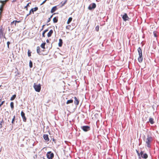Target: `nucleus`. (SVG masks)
<instances>
[{"instance_id":"1","label":"nucleus","mask_w":159,"mask_h":159,"mask_svg":"<svg viewBox=\"0 0 159 159\" xmlns=\"http://www.w3.org/2000/svg\"><path fill=\"white\" fill-rule=\"evenodd\" d=\"M152 140V138L150 135H148L147 136V139L146 141L147 146L148 147L150 148L151 147L150 143Z\"/></svg>"},{"instance_id":"2","label":"nucleus","mask_w":159,"mask_h":159,"mask_svg":"<svg viewBox=\"0 0 159 159\" xmlns=\"http://www.w3.org/2000/svg\"><path fill=\"white\" fill-rule=\"evenodd\" d=\"M33 87L36 91L38 92H40L41 89V86L40 84H39L37 85L35 83H34Z\"/></svg>"},{"instance_id":"3","label":"nucleus","mask_w":159,"mask_h":159,"mask_svg":"<svg viewBox=\"0 0 159 159\" xmlns=\"http://www.w3.org/2000/svg\"><path fill=\"white\" fill-rule=\"evenodd\" d=\"M140 155H141V157L144 158V159H146L148 157L147 154L144 151H141L140 153Z\"/></svg>"},{"instance_id":"4","label":"nucleus","mask_w":159,"mask_h":159,"mask_svg":"<svg viewBox=\"0 0 159 159\" xmlns=\"http://www.w3.org/2000/svg\"><path fill=\"white\" fill-rule=\"evenodd\" d=\"M46 156L48 159H52L54 157V155L51 151H49L47 153Z\"/></svg>"},{"instance_id":"5","label":"nucleus","mask_w":159,"mask_h":159,"mask_svg":"<svg viewBox=\"0 0 159 159\" xmlns=\"http://www.w3.org/2000/svg\"><path fill=\"white\" fill-rule=\"evenodd\" d=\"M82 130L85 131L87 132L90 130V127L89 126H83L81 127Z\"/></svg>"},{"instance_id":"6","label":"nucleus","mask_w":159,"mask_h":159,"mask_svg":"<svg viewBox=\"0 0 159 159\" xmlns=\"http://www.w3.org/2000/svg\"><path fill=\"white\" fill-rule=\"evenodd\" d=\"M96 4L95 3H92L88 7V8L90 10H91L92 9H93L95 8L96 7Z\"/></svg>"},{"instance_id":"7","label":"nucleus","mask_w":159,"mask_h":159,"mask_svg":"<svg viewBox=\"0 0 159 159\" xmlns=\"http://www.w3.org/2000/svg\"><path fill=\"white\" fill-rule=\"evenodd\" d=\"M4 29L3 28L0 29V36L1 37H3L6 39L5 33H4Z\"/></svg>"},{"instance_id":"8","label":"nucleus","mask_w":159,"mask_h":159,"mask_svg":"<svg viewBox=\"0 0 159 159\" xmlns=\"http://www.w3.org/2000/svg\"><path fill=\"white\" fill-rule=\"evenodd\" d=\"M38 7H35L34 8H32L30 11L29 13L27 15V16H28L29 15H30L31 13H33L34 14V12L37 11L38 10Z\"/></svg>"},{"instance_id":"9","label":"nucleus","mask_w":159,"mask_h":159,"mask_svg":"<svg viewBox=\"0 0 159 159\" xmlns=\"http://www.w3.org/2000/svg\"><path fill=\"white\" fill-rule=\"evenodd\" d=\"M21 116H22L23 120V121L25 122L26 121V118L25 116V113H24V112L22 111H21Z\"/></svg>"},{"instance_id":"10","label":"nucleus","mask_w":159,"mask_h":159,"mask_svg":"<svg viewBox=\"0 0 159 159\" xmlns=\"http://www.w3.org/2000/svg\"><path fill=\"white\" fill-rule=\"evenodd\" d=\"M43 138L46 142H48L49 141L48 135V134H44L43 135Z\"/></svg>"},{"instance_id":"11","label":"nucleus","mask_w":159,"mask_h":159,"mask_svg":"<svg viewBox=\"0 0 159 159\" xmlns=\"http://www.w3.org/2000/svg\"><path fill=\"white\" fill-rule=\"evenodd\" d=\"M122 18L124 21H126L128 20L129 18L127 14L125 13L124 15H123Z\"/></svg>"},{"instance_id":"12","label":"nucleus","mask_w":159,"mask_h":159,"mask_svg":"<svg viewBox=\"0 0 159 159\" xmlns=\"http://www.w3.org/2000/svg\"><path fill=\"white\" fill-rule=\"evenodd\" d=\"M20 22V21H17L16 20H15L11 22V25H12L14 23V27H15L16 26V23H19Z\"/></svg>"},{"instance_id":"13","label":"nucleus","mask_w":159,"mask_h":159,"mask_svg":"<svg viewBox=\"0 0 159 159\" xmlns=\"http://www.w3.org/2000/svg\"><path fill=\"white\" fill-rule=\"evenodd\" d=\"M74 99L75 100L74 101L75 104L76 105H78L79 104V101L78 99L76 97H75Z\"/></svg>"},{"instance_id":"14","label":"nucleus","mask_w":159,"mask_h":159,"mask_svg":"<svg viewBox=\"0 0 159 159\" xmlns=\"http://www.w3.org/2000/svg\"><path fill=\"white\" fill-rule=\"evenodd\" d=\"M53 33V31L52 30H50V31L48 33L47 36L48 37H50L52 33Z\"/></svg>"},{"instance_id":"15","label":"nucleus","mask_w":159,"mask_h":159,"mask_svg":"<svg viewBox=\"0 0 159 159\" xmlns=\"http://www.w3.org/2000/svg\"><path fill=\"white\" fill-rule=\"evenodd\" d=\"M57 7L56 6H54L53 7L51 11V13H53L54 12H55L57 10Z\"/></svg>"},{"instance_id":"16","label":"nucleus","mask_w":159,"mask_h":159,"mask_svg":"<svg viewBox=\"0 0 159 159\" xmlns=\"http://www.w3.org/2000/svg\"><path fill=\"white\" fill-rule=\"evenodd\" d=\"M143 60L142 55V51L140 48V62L142 61Z\"/></svg>"},{"instance_id":"17","label":"nucleus","mask_w":159,"mask_h":159,"mask_svg":"<svg viewBox=\"0 0 159 159\" xmlns=\"http://www.w3.org/2000/svg\"><path fill=\"white\" fill-rule=\"evenodd\" d=\"M37 53L39 55H41V51L40 50V47L38 46L37 47Z\"/></svg>"},{"instance_id":"18","label":"nucleus","mask_w":159,"mask_h":159,"mask_svg":"<svg viewBox=\"0 0 159 159\" xmlns=\"http://www.w3.org/2000/svg\"><path fill=\"white\" fill-rule=\"evenodd\" d=\"M63 43L62 40L61 39H59V42L58 43V46L59 47H61L62 45V44Z\"/></svg>"},{"instance_id":"19","label":"nucleus","mask_w":159,"mask_h":159,"mask_svg":"<svg viewBox=\"0 0 159 159\" xmlns=\"http://www.w3.org/2000/svg\"><path fill=\"white\" fill-rule=\"evenodd\" d=\"M58 17H54L53 19V22L54 23H56L58 21Z\"/></svg>"},{"instance_id":"20","label":"nucleus","mask_w":159,"mask_h":159,"mask_svg":"<svg viewBox=\"0 0 159 159\" xmlns=\"http://www.w3.org/2000/svg\"><path fill=\"white\" fill-rule=\"evenodd\" d=\"M4 121L2 119V120L1 121L0 123V129L2 128L3 127V125L4 124Z\"/></svg>"},{"instance_id":"21","label":"nucleus","mask_w":159,"mask_h":159,"mask_svg":"<svg viewBox=\"0 0 159 159\" xmlns=\"http://www.w3.org/2000/svg\"><path fill=\"white\" fill-rule=\"evenodd\" d=\"M5 2H4H4L3 3H2V5H1V6H0V11H1L0 14H1V13L2 11L3 10V5H4V4H5Z\"/></svg>"},{"instance_id":"22","label":"nucleus","mask_w":159,"mask_h":159,"mask_svg":"<svg viewBox=\"0 0 159 159\" xmlns=\"http://www.w3.org/2000/svg\"><path fill=\"white\" fill-rule=\"evenodd\" d=\"M72 17L69 18L67 22V24H69L72 21Z\"/></svg>"},{"instance_id":"23","label":"nucleus","mask_w":159,"mask_h":159,"mask_svg":"<svg viewBox=\"0 0 159 159\" xmlns=\"http://www.w3.org/2000/svg\"><path fill=\"white\" fill-rule=\"evenodd\" d=\"M46 44V43L45 42L41 44L40 45L41 47L43 49H45V45Z\"/></svg>"},{"instance_id":"24","label":"nucleus","mask_w":159,"mask_h":159,"mask_svg":"<svg viewBox=\"0 0 159 159\" xmlns=\"http://www.w3.org/2000/svg\"><path fill=\"white\" fill-rule=\"evenodd\" d=\"M2 99H0V107H1L2 106L4 103L5 101L3 100L2 101Z\"/></svg>"},{"instance_id":"25","label":"nucleus","mask_w":159,"mask_h":159,"mask_svg":"<svg viewBox=\"0 0 159 159\" xmlns=\"http://www.w3.org/2000/svg\"><path fill=\"white\" fill-rule=\"evenodd\" d=\"M149 121L150 122V123L152 124L154 123V122L153 121V119L152 118H149Z\"/></svg>"},{"instance_id":"26","label":"nucleus","mask_w":159,"mask_h":159,"mask_svg":"<svg viewBox=\"0 0 159 159\" xmlns=\"http://www.w3.org/2000/svg\"><path fill=\"white\" fill-rule=\"evenodd\" d=\"M16 97V94H14L13 95L12 97L11 98L10 100L11 101H13L14 100L15 98Z\"/></svg>"},{"instance_id":"27","label":"nucleus","mask_w":159,"mask_h":159,"mask_svg":"<svg viewBox=\"0 0 159 159\" xmlns=\"http://www.w3.org/2000/svg\"><path fill=\"white\" fill-rule=\"evenodd\" d=\"M10 106L11 109L12 110L14 109V103L13 102H11L10 103Z\"/></svg>"},{"instance_id":"28","label":"nucleus","mask_w":159,"mask_h":159,"mask_svg":"<svg viewBox=\"0 0 159 159\" xmlns=\"http://www.w3.org/2000/svg\"><path fill=\"white\" fill-rule=\"evenodd\" d=\"M73 102V100L72 99H70V100H68L66 102V104H68L70 103H72Z\"/></svg>"},{"instance_id":"29","label":"nucleus","mask_w":159,"mask_h":159,"mask_svg":"<svg viewBox=\"0 0 159 159\" xmlns=\"http://www.w3.org/2000/svg\"><path fill=\"white\" fill-rule=\"evenodd\" d=\"M29 66H30V68L32 67V66H33V63H32V61H30Z\"/></svg>"},{"instance_id":"30","label":"nucleus","mask_w":159,"mask_h":159,"mask_svg":"<svg viewBox=\"0 0 159 159\" xmlns=\"http://www.w3.org/2000/svg\"><path fill=\"white\" fill-rule=\"evenodd\" d=\"M31 52L30 51V50H28V55L29 57H30L31 56Z\"/></svg>"},{"instance_id":"31","label":"nucleus","mask_w":159,"mask_h":159,"mask_svg":"<svg viewBox=\"0 0 159 159\" xmlns=\"http://www.w3.org/2000/svg\"><path fill=\"white\" fill-rule=\"evenodd\" d=\"M30 4L31 3L30 2H29V3H28L27 4L26 6H25V8L27 10H28V8H27V7H28L29 6V4Z\"/></svg>"},{"instance_id":"32","label":"nucleus","mask_w":159,"mask_h":159,"mask_svg":"<svg viewBox=\"0 0 159 159\" xmlns=\"http://www.w3.org/2000/svg\"><path fill=\"white\" fill-rule=\"evenodd\" d=\"M95 30L97 31H98L99 30V26L98 25L96 26L95 28Z\"/></svg>"},{"instance_id":"33","label":"nucleus","mask_w":159,"mask_h":159,"mask_svg":"<svg viewBox=\"0 0 159 159\" xmlns=\"http://www.w3.org/2000/svg\"><path fill=\"white\" fill-rule=\"evenodd\" d=\"M15 116H13V118L12 119V121H11L12 123L13 124L14 123V122L15 120Z\"/></svg>"},{"instance_id":"34","label":"nucleus","mask_w":159,"mask_h":159,"mask_svg":"<svg viewBox=\"0 0 159 159\" xmlns=\"http://www.w3.org/2000/svg\"><path fill=\"white\" fill-rule=\"evenodd\" d=\"M10 44V43L9 41H8L7 42V48H9V44Z\"/></svg>"},{"instance_id":"35","label":"nucleus","mask_w":159,"mask_h":159,"mask_svg":"<svg viewBox=\"0 0 159 159\" xmlns=\"http://www.w3.org/2000/svg\"><path fill=\"white\" fill-rule=\"evenodd\" d=\"M8 0H5L4 1H2L1 0H0V2L2 3H3V2L6 3Z\"/></svg>"},{"instance_id":"36","label":"nucleus","mask_w":159,"mask_h":159,"mask_svg":"<svg viewBox=\"0 0 159 159\" xmlns=\"http://www.w3.org/2000/svg\"><path fill=\"white\" fill-rule=\"evenodd\" d=\"M66 0L63 3H62V2L61 3L62 4V6H63L66 3Z\"/></svg>"},{"instance_id":"37","label":"nucleus","mask_w":159,"mask_h":159,"mask_svg":"<svg viewBox=\"0 0 159 159\" xmlns=\"http://www.w3.org/2000/svg\"><path fill=\"white\" fill-rule=\"evenodd\" d=\"M153 34L155 37H156L157 36L156 33L154 31L153 32Z\"/></svg>"},{"instance_id":"38","label":"nucleus","mask_w":159,"mask_h":159,"mask_svg":"<svg viewBox=\"0 0 159 159\" xmlns=\"http://www.w3.org/2000/svg\"><path fill=\"white\" fill-rule=\"evenodd\" d=\"M45 33L44 32H43V33H42V36L43 37H45Z\"/></svg>"},{"instance_id":"39","label":"nucleus","mask_w":159,"mask_h":159,"mask_svg":"<svg viewBox=\"0 0 159 159\" xmlns=\"http://www.w3.org/2000/svg\"><path fill=\"white\" fill-rule=\"evenodd\" d=\"M46 0H45L44 1H43V2L40 4V5H43V4L44 3L46 2Z\"/></svg>"},{"instance_id":"40","label":"nucleus","mask_w":159,"mask_h":159,"mask_svg":"<svg viewBox=\"0 0 159 159\" xmlns=\"http://www.w3.org/2000/svg\"><path fill=\"white\" fill-rule=\"evenodd\" d=\"M51 19L49 18L48 20V21H47V23H48L49 22H50L51 21Z\"/></svg>"},{"instance_id":"41","label":"nucleus","mask_w":159,"mask_h":159,"mask_svg":"<svg viewBox=\"0 0 159 159\" xmlns=\"http://www.w3.org/2000/svg\"><path fill=\"white\" fill-rule=\"evenodd\" d=\"M45 26V25H43V26H42V28L41 29V30H42L43 29V28H44V26Z\"/></svg>"},{"instance_id":"42","label":"nucleus","mask_w":159,"mask_h":159,"mask_svg":"<svg viewBox=\"0 0 159 159\" xmlns=\"http://www.w3.org/2000/svg\"><path fill=\"white\" fill-rule=\"evenodd\" d=\"M48 31V29H46L43 32L45 33H46Z\"/></svg>"},{"instance_id":"43","label":"nucleus","mask_w":159,"mask_h":159,"mask_svg":"<svg viewBox=\"0 0 159 159\" xmlns=\"http://www.w3.org/2000/svg\"><path fill=\"white\" fill-rule=\"evenodd\" d=\"M136 151L137 152V153L138 155L139 156V152L138 151L136 150Z\"/></svg>"},{"instance_id":"44","label":"nucleus","mask_w":159,"mask_h":159,"mask_svg":"<svg viewBox=\"0 0 159 159\" xmlns=\"http://www.w3.org/2000/svg\"><path fill=\"white\" fill-rule=\"evenodd\" d=\"M52 16H53V15H51L50 17L49 18H50V19H51L52 17Z\"/></svg>"},{"instance_id":"45","label":"nucleus","mask_w":159,"mask_h":159,"mask_svg":"<svg viewBox=\"0 0 159 159\" xmlns=\"http://www.w3.org/2000/svg\"><path fill=\"white\" fill-rule=\"evenodd\" d=\"M46 41L47 43H48L49 42V40L48 39L46 40Z\"/></svg>"},{"instance_id":"46","label":"nucleus","mask_w":159,"mask_h":159,"mask_svg":"<svg viewBox=\"0 0 159 159\" xmlns=\"http://www.w3.org/2000/svg\"><path fill=\"white\" fill-rule=\"evenodd\" d=\"M138 51L139 53V48L138 49Z\"/></svg>"},{"instance_id":"47","label":"nucleus","mask_w":159,"mask_h":159,"mask_svg":"<svg viewBox=\"0 0 159 159\" xmlns=\"http://www.w3.org/2000/svg\"><path fill=\"white\" fill-rule=\"evenodd\" d=\"M16 0H13V2H16Z\"/></svg>"},{"instance_id":"48","label":"nucleus","mask_w":159,"mask_h":159,"mask_svg":"<svg viewBox=\"0 0 159 159\" xmlns=\"http://www.w3.org/2000/svg\"><path fill=\"white\" fill-rule=\"evenodd\" d=\"M53 140L54 141V139H53Z\"/></svg>"}]
</instances>
